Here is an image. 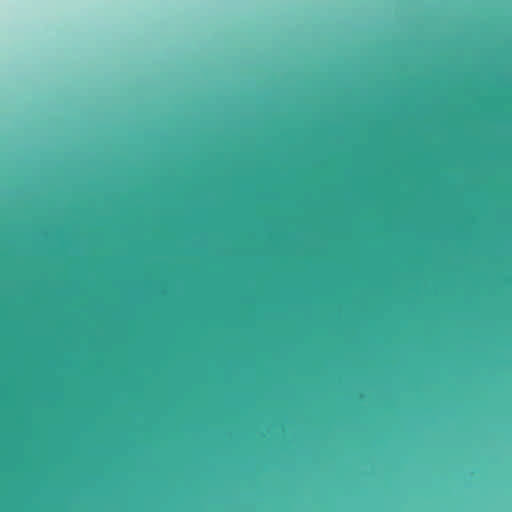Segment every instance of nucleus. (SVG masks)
<instances>
[{
	"label": "nucleus",
	"mask_w": 512,
	"mask_h": 512,
	"mask_svg": "<svg viewBox=\"0 0 512 512\" xmlns=\"http://www.w3.org/2000/svg\"><path fill=\"white\" fill-rule=\"evenodd\" d=\"M377 377H384V78L379 64L376 109Z\"/></svg>",
	"instance_id": "f257e3e1"
}]
</instances>
